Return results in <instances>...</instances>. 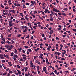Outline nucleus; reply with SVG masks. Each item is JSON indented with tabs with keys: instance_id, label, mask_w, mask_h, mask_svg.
<instances>
[{
	"instance_id": "f3484780",
	"label": "nucleus",
	"mask_w": 76,
	"mask_h": 76,
	"mask_svg": "<svg viewBox=\"0 0 76 76\" xmlns=\"http://www.w3.org/2000/svg\"><path fill=\"white\" fill-rule=\"evenodd\" d=\"M1 39L2 40V41H3L4 42H5V40L4 38H3L2 39Z\"/></svg>"
},
{
	"instance_id": "ddd939ff",
	"label": "nucleus",
	"mask_w": 76,
	"mask_h": 76,
	"mask_svg": "<svg viewBox=\"0 0 76 76\" xmlns=\"http://www.w3.org/2000/svg\"><path fill=\"white\" fill-rule=\"evenodd\" d=\"M0 58L1 59H4V57H3V55L0 57Z\"/></svg>"
},
{
	"instance_id": "dca6fc26",
	"label": "nucleus",
	"mask_w": 76,
	"mask_h": 76,
	"mask_svg": "<svg viewBox=\"0 0 76 76\" xmlns=\"http://www.w3.org/2000/svg\"><path fill=\"white\" fill-rule=\"evenodd\" d=\"M31 72L33 73H34V75H36V72H35L33 71H31Z\"/></svg>"
},
{
	"instance_id": "0eeeda50",
	"label": "nucleus",
	"mask_w": 76,
	"mask_h": 76,
	"mask_svg": "<svg viewBox=\"0 0 76 76\" xmlns=\"http://www.w3.org/2000/svg\"><path fill=\"white\" fill-rule=\"evenodd\" d=\"M14 57L15 58H18V56L17 55L15 54L14 56Z\"/></svg>"
},
{
	"instance_id": "5fc2aeb1",
	"label": "nucleus",
	"mask_w": 76,
	"mask_h": 76,
	"mask_svg": "<svg viewBox=\"0 0 76 76\" xmlns=\"http://www.w3.org/2000/svg\"><path fill=\"white\" fill-rule=\"evenodd\" d=\"M45 36V35H44V34H42V38H43V37H44Z\"/></svg>"
},
{
	"instance_id": "4d7b16f0",
	"label": "nucleus",
	"mask_w": 76,
	"mask_h": 76,
	"mask_svg": "<svg viewBox=\"0 0 76 76\" xmlns=\"http://www.w3.org/2000/svg\"><path fill=\"white\" fill-rule=\"evenodd\" d=\"M23 59H24L25 60H26V57H23Z\"/></svg>"
},
{
	"instance_id": "c756f323",
	"label": "nucleus",
	"mask_w": 76,
	"mask_h": 76,
	"mask_svg": "<svg viewBox=\"0 0 76 76\" xmlns=\"http://www.w3.org/2000/svg\"><path fill=\"white\" fill-rule=\"evenodd\" d=\"M21 36V34H18L17 35V37H20Z\"/></svg>"
},
{
	"instance_id": "2eb2a0df",
	"label": "nucleus",
	"mask_w": 76,
	"mask_h": 76,
	"mask_svg": "<svg viewBox=\"0 0 76 76\" xmlns=\"http://www.w3.org/2000/svg\"><path fill=\"white\" fill-rule=\"evenodd\" d=\"M12 21L11 20V21H9V24H12Z\"/></svg>"
},
{
	"instance_id": "6ab92c4d",
	"label": "nucleus",
	"mask_w": 76,
	"mask_h": 76,
	"mask_svg": "<svg viewBox=\"0 0 76 76\" xmlns=\"http://www.w3.org/2000/svg\"><path fill=\"white\" fill-rule=\"evenodd\" d=\"M31 16H32L33 18H35V15H33V14H31Z\"/></svg>"
},
{
	"instance_id": "a878e982",
	"label": "nucleus",
	"mask_w": 76,
	"mask_h": 76,
	"mask_svg": "<svg viewBox=\"0 0 76 76\" xmlns=\"http://www.w3.org/2000/svg\"><path fill=\"white\" fill-rule=\"evenodd\" d=\"M56 39L57 41H58V40H59V38H58V37H56Z\"/></svg>"
},
{
	"instance_id": "58836bf2",
	"label": "nucleus",
	"mask_w": 76,
	"mask_h": 76,
	"mask_svg": "<svg viewBox=\"0 0 76 76\" xmlns=\"http://www.w3.org/2000/svg\"><path fill=\"white\" fill-rule=\"evenodd\" d=\"M18 73L19 75H20V74H21V72H20V71H19L18 72Z\"/></svg>"
},
{
	"instance_id": "c03bdc74",
	"label": "nucleus",
	"mask_w": 76,
	"mask_h": 76,
	"mask_svg": "<svg viewBox=\"0 0 76 76\" xmlns=\"http://www.w3.org/2000/svg\"><path fill=\"white\" fill-rule=\"evenodd\" d=\"M61 61L65 60V59H64V58H61Z\"/></svg>"
},
{
	"instance_id": "393cba45",
	"label": "nucleus",
	"mask_w": 76,
	"mask_h": 76,
	"mask_svg": "<svg viewBox=\"0 0 76 76\" xmlns=\"http://www.w3.org/2000/svg\"><path fill=\"white\" fill-rule=\"evenodd\" d=\"M12 34H9L8 35V37H11V36H12Z\"/></svg>"
},
{
	"instance_id": "8fccbe9b",
	"label": "nucleus",
	"mask_w": 76,
	"mask_h": 76,
	"mask_svg": "<svg viewBox=\"0 0 76 76\" xmlns=\"http://www.w3.org/2000/svg\"><path fill=\"white\" fill-rule=\"evenodd\" d=\"M23 54H25V51L24 50H23Z\"/></svg>"
},
{
	"instance_id": "cd10ccee",
	"label": "nucleus",
	"mask_w": 76,
	"mask_h": 76,
	"mask_svg": "<svg viewBox=\"0 0 76 76\" xmlns=\"http://www.w3.org/2000/svg\"><path fill=\"white\" fill-rule=\"evenodd\" d=\"M1 61H2V63H4V62H5V60H1Z\"/></svg>"
},
{
	"instance_id": "72a5a7b5",
	"label": "nucleus",
	"mask_w": 76,
	"mask_h": 76,
	"mask_svg": "<svg viewBox=\"0 0 76 76\" xmlns=\"http://www.w3.org/2000/svg\"><path fill=\"white\" fill-rule=\"evenodd\" d=\"M34 33H35V31H32V32L31 33V34H33Z\"/></svg>"
},
{
	"instance_id": "3c124183",
	"label": "nucleus",
	"mask_w": 76,
	"mask_h": 76,
	"mask_svg": "<svg viewBox=\"0 0 76 76\" xmlns=\"http://www.w3.org/2000/svg\"><path fill=\"white\" fill-rule=\"evenodd\" d=\"M17 6H20V4H17Z\"/></svg>"
},
{
	"instance_id": "7c9ffc66",
	"label": "nucleus",
	"mask_w": 76,
	"mask_h": 76,
	"mask_svg": "<svg viewBox=\"0 0 76 76\" xmlns=\"http://www.w3.org/2000/svg\"><path fill=\"white\" fill-rule=\"evenodd\" d=\"M9 8V7H6L5 8V10H7V9H8V8Z\"/></svg>"
},
{
	"instance_id": "c85d7f7f",
	"label": "nucleus",
	"mask_w": 76,
	"mask_h": 76,
	"mask_svg": "<svg viewBox=\"0 0 76 76\" xmlns=\"http://www.w3.org/2000/svg\"><path fill=\"white\" fill-rule=\"evenodd\" d=\"M25 19H26V20H29V18L26 17V16H25Z\"/></svg>"
},
{
	"instance_id": "a18cd8bd",
	"label": "nucleus",
	"mask_w": 76,
	"mask_h": 76,
	"mask_svg": "<svg viewBox=\"0 0 76 76\" xmlns=\"http://www.w3.org/2000/svg\"><path fill=\"white\" fill-rule=\"evenodd\" d=\"M7 73H4V74H3V75H4V76H5V75H7Z\"/></svg>"
},
{
	"instance_id": "423d86ee",
	"label": "nucleus",
	"mask_w": 76,
	"mask_h": 76,
	"mask_svg": "<svg viewBox=\"0 0 76 76\" xmlns=\"http://www.w3.org/2000/svg\"><path fill=\"white\" fill-rule=\"evenodd\" d=\"M8 64H9L10 65V67H11L12 66V64H11V62H10L8 63Z\"/></svg>"
},
{
	"instance_id": "c9c22d12",
	"label": "nucleus",
	"mask_w": 76,
	"mask_h": 76,
	"mask_svg": "<svg viewBox=\"0 0 76 76\" xmlns=\"http://www.w3.org/2000/svg\"><path fill=\"white\" fill-rule=\"evenodd\" d=\"M49 19L50 21H53V18H50Z\"/></svg>"
},
{
	"instance_id": "bb28decb",
	"label": "nucleus",
	"mask_w": 76,
	"mask_h": 76,
	"mask_svg": "<svg viewBox=\"0 0 76 76\" xmlns=\"http://www.w3.org/2000/svg\"><path fill=\"white\" fill-rule=\"evenodd\" d=\"M72 31H74V32H76V29H73L72 30Z\"/></svg>"
},
{
	"instance_id": "473e14b6",
	"label": "nucleus",
	"mask_w": 76,
	"mask_h": 76,
	"mask_svg": "<svg viewBox=\"0 0 76 76\" xmlns=\"http://www.w3.org/2000/svg\"><path fill=\"white\" fill-rule=\"evenodd\" d=\"M13 25H12V24H9V26H10V27H11V26H12Z\"/></svg>"
},
{
	"instance_id": "9d476101",
	"label": "nucleus",
	"mask_w": 76,
	"mask_h": 76,
	"mask_svg": "<svg viewBox=\"0 0 76 76\" xmlns=\"http://www.w3.org/2000/svg\"><path fill=\"white\" fill-rule=\"evenodd\" d=\"M47 12H48V10L47 9H46L45 10V13H47Z\"/></svg>"
},
{
	"instance_id": "e433bc0d",
	"label": "nucleus",
	"mask_w": 76,
	"mask_h": 76,
	"mask_svg": "<svg viewBox=\"0 0 76 76\" xmlns=\"http://www.w3.org/2000/svg\"><path fill=\"white\" fill-rule=\"evenodd\" d=\"M7 48L8 50H10H10H12V48Z\"/></svg>"
},
{
	"instance_id": "ea45409f",
	"label": "nucleus",
	"mask_w": 76,
	"mask_h": 76,
	"mask_svg": "<svg viewBox=\"0 0 76 76\" xmlns=\"http://www.w3.org/2000/svg\"><path fill=\"white\" fill-rule=\"evenodd\" d=\"M15 22H15V23H18V22H19V21L17 20L15 21Z\"/></svg>"
},
{
	"instance_id": "a19ab883",
	"label": "nucleus",
	"mask_w": 76,
	"mask_h": 76,
	"mask_svg": "<svg viewBox=\"0 0 76 76\" xmlns=\"http://www.w3.org/2000/svg\"><path fill=\"white\" fill-rule=\"evenodd\" d=\"M55 54L57 55V54H58V52H55Z\"/></svg>"
},
{
	"instance_id": "b1692460",
	"label": "nucleus",
	"mask_w": 76,
	"mask_h": 76,
	"mask_svg": "<svg viewBox=\"0 0 76 76\" xmlns=\"http://www.w3.org/2000/svg\"><path fill=\"white\" fill-rule=\"evenodd\" d=\"M64 52H63L62 53H63L64 54H66V50H64Z\"/></svg>"
},
{
	"instance_id": "864d4df0",
	"label": "nucleus",
	"mask_w": 76,
	"mask_h": 76,
	"mask_svg": "<svg viewBox=\"0 0 76 76\" xmlns=\"http://www.w3.org/2000/svg\"><path fill=\"white\" fill-rule=\"evenodd\" d=\"M57 72V71L56 70H55L54 71V73H56V74Z\"/></svg>"
},
{
	"instance_id": "f03ea898",
	"label": "nucleus",
	"mask_w": 76,
	"mask_h": 76,
	"mask_svg": "<svg viewBox=\"0 0 76 76\" xmlns=\"http://www.w3.org/2000/svg\"><path fill=\"white\" fill-rule=\"evenodd\" d=\"M43 71L44 72H47V69H46V67H43Z\"/></svg>"
},
{
	"instance_id": "37998d69",
	"label": "nucleus",
	"mask_w": 76,
	"mask_h": 76,
	"mask_svg": "<svg viewBox=\"0 0 76 76\" xmlns=\"http://www.w3.org/2000/svg\"><path fill=\"white\" fill-rule=\"evenodd\" d=\"M47 50H48V51H50L51 49L50 48H47Z\"/></svg>"
},
{
	"instance_id": "2f4dec72",
	"label": "nucleus",
	"mask_w": 76,
	"mask_h": 76,
	"mask_svg": "<svg viewBox=\"0 0 76 76\" xmlns=\"http://www.w3.org/2000/svg\"><path fill=\"white\" fill-rule=\"evenodd\" d=\"M21 20H25V18H21Z\"/></svg>"
},
{
	"instance_id": "20e7f679",
	"label": "nucleus",
	"mask_w": 76,
	"mask_h": 76,
	"mask_svg": "<svg viewBox=\"0 0 76 76\" xmlns=\"http://www.w3.org/2000/svg\"><path fill=\"white\" fill-rule=\"evenodd\" d=\"M34 50L36 52H37L38 50H39V48H37V49H34Z\"/></svg>"
},
{
	"instance_id": "774afa93",
	"label": "nucleus",
	"mask_w": 76,
	"mask_h": 76,
	"mask_svg": "<svg viewBox=\"0 0 76 76\" xmlns=\"http://www.w3.org/2000/svg\"><path fill=\"white\" fill-rule=\"evenodd\" d=\"M6 14L7 16H9V13L7 12L6 13Z\"/></svg>"
},
{
	"instance_id": "4be33fe9",
	"label": "nucleus",
	"mask_w": 76,
	"mask_h": 76,
	"mask_svg": "<svg viewBox=\"0 0 76 76\" xmlns=\"http://www.w3.org/2000/svg\"><path fill=\"white\" fill-rule=\"evenodd\" d=\"M23 32H27V29H25V30L23 31Z\"/></svg>"
},
{
	"instance_id": "49530a36",
	"label": "nucleus",
	"mask_w": 76,
	"mask_h": 76,
	"mask_svg": "<svg viewBox=\"0 0 76 76\" xmlns=\"http://www.w3.org/2000/svg\"><path fill=\"white\" fill-rule=\"evenodd\" d=\"M30 64H31V65H33V63H32V61H31Z\"/></svg>"
},
{
	"instance_id": "9b49d317",
	"label": "nucleus",
	"mask_w": 76,
	"mask_h": 76,
	"mask_svg": "<svg viewBox=\"0 0 76 76\" xmlns=\"http://www.w3.org/2000/svg\"><path fill=\"white\" fill-rule=\"evenodd\" d=\"M15 52H14V53L15 54H17L18 53V50H16V49L15 50Z\"/></svg>"
},
{
	"instance_id": "4468645a",
	"label": "nucleus",
	"mask_w": 76,
	"mask_h": 76,
	"mask_svg": "<svg viewBox=\"0 0 76 76\" xmlns=\"http://www.w3.org/2000/svg\"><path fill=\"white\" fill-rule=\"evenodd\" d=\"M76 70V68H73L71 70V71L72 72H73V71H74V70Z\"/></svg>"
},
{
	"instance_id": "5701e85b",
	"label": "nucleus",
	"mask_w": 76,
	"mask_h": 76,
	"mask_svg": "<svg viewBox=\"0 0 76 76\" xmlns=\"http://www.w3.org/2000/svg\"><path fill=\"white\" fill-rule=\"evenodd\" d=\"M62 15L65 16H66V14L62 13Z\"/></svg>"
},
{
	"instance_id": "f704fd0d",
	"label": "nucleus",
	"mask_w": 76,
	"mask_h": 76,
	"mask_svg": "<svg viewBox=\"0 0 76 76\" xmlns=\"http://www.w3.org/2000/svg\"><path fill=\"white\" fill-rule=\"evenodd\" d=\"M66 32H68V33H69L70 34H71V33H70V31H66Z\"/></svg>"
},
{
	"instance_id": "603ef678",
	"label": "nucleus",
	"mask_w": 76,
	"mask_h": 76,
	"mask_svg": "<svg viewBox=\"0 0 76 76\" xmlns=\"http://www.w3.org/2000/svg\"><path fill=\"white\" fill-rule=\"evenodd\" d=\"M24 28H25V29H28V27L27 26H25L24 27Z\"/></svg>"
},
{
	"instance_id": "6e6552de",
	"label": "nucleus",
	"mask_w": 76,
	"mask_h": 76,
	"mask_svg": "<svg viewBox=\"0 0 76 76\" xmlns=\"http://www.w3.org/2000/svg\"><path fill=\"white\" fill-rule=\"evenodd\" d=\"M11 11L12 12V13H14L15 14V13H16V12L15 11H14V10H11Z\"/></svg>"
},
{
	"instance_id": "de8ad7c7",
	"label": "nucleus",
	"mask_w": 76,
	"mask_h": 76,
	"mask_svg": "<svg viewBox=\"0 0 76 76\" xmlns=\"http://www.w3.org/2000/svg\"><path fill=\"white\" fill-rule=\"evenodd\" d=\"M14 28L15 29H18V28L16 27H14Z\"/></svg>"
},
{
	"instance_id": "39448f33",
	"label": "nucleus",
	"mask_w": 76,
	"mask_h": 76,
	"mask_svg": "<svg viewBox=\"0 0 76 76\" xmlns=\"http://www.w3.org/2000/svg\"><path fill=\"white\" fill-rule=\"evenodd\" d=\"M57 9H56L55 8H53V12H57Z\"/></svg>"
},
{
	"instance_id": "e2e57ef3",
	"label": "nucleus",
	"mask_w": 76,
	"mask_h": 76,
	"mask_svg": "<svg viewBox=\"0 0 76 76\" xmlns=\"http://www.w3.org/2000/svg\"><path fill=\"white\" fill-rule=\"evenodd\" d=\"M48 59L46 60V63H48Z\"/></svg>"
},
{
	"instance_id": "052dcab7",
	"label": "nucleus",
	"mask_w": 76,
	"mask_h": 76,
	"mask_svg": "<svg viewBox=\"0 0 76 76\" xmlns=\"http://www.w3.org/2000/svg\"><path fill=\"white\" fill-rule=\"evenodd\" d=\"M33 28H34V29H37L36 28V27L35 26H34Z\"/></svg>"
},
{
	"instance_id": "4c0bfd02",
	"label": "nucleus",
	"mask_w": 76,
	"mask_h": 76,
	"mask_svg": "<svg viewBox=\"0 0 76 76\" xmlns=\"http://www.w3.org/2000/svg\"><path fill=\"white\" fill-rule=\"evenodd\" d=\"M50 32H52V33H53L54 32V31L53 30H51L50 31Z\"/></svg>"
},
{
	"instance_id": "f257e3e1",
	"label": "nucleus",
	"mask_w": 76,
	"mask_h": 76,
	"mask_svg": "<svg viewBox=\"0 0 76 76\" xmlns=\"http://www.w3.org/2000/svg\"><path fill=\"white\" fill-rule=\"evenodd\" d=\"M31 4L30 6V7H31L32 6H33L34 4V1H31Z\"/></svg>"
},
{
	"instance_id": "bf43d9fd",
	"label": "nucleus",
	"mask_w": 76,
	"mask_h": 76,
	"mask_svg": "<svg viewBox=\"0 0 76 76\" xmlns=\"http://www.w3.org/2000/svg\"><path fill=\"white\" fill-rule=\"evenodd\" d=\"M23 8H26V6H25V5H23Z\"/></svg>"
},
{
	"instance_id": "13d9d810",
	"label": "nucleus",
	"mask_w": 76,
	"mask_h": 76,
	"mask_svg": "<svg viewBox=\"0 0 76 76\" xmlns=\"http://www.w3.org/2000/svg\"><path fill=\"white\" fill-rule=\"evenodd\" d=\"M62 57H64V53H62Z\"/></svg>"
},
{
	"instance_id": "412c9836",
	"label": "nucleus",
	"mask_w": 76,
	"mask_h": 76,
	"mask_svg": "<svg viewBox=\"0 0 76 76\" xmlns=\"http://www.w3.org/2000/svg\"><path fill=\"white\" fill-rule=\"evenodd\" d=\"M13 59H14V60H15V63H16L17 62L16 61V58H15V57H14L13 58Z\"/></svg>"
},
{
	"instance_id": "f8f14e48",
	"label": "nucleus",
	"mask_w": 76,
	"mask_h": 76,
	"mask_svg": "<svg viewBox=\"0 0 76 76\" xmlns=\"http://www.w3.org/2000/svg\"><path fill=\"white\" fill-rule=\"evenodd\" d=\"M14 55V53H13V52H12V53H11V56H13Z\"/></svg>"
},
{
	"instance_id": "6e6d98bb",
	"label": "nucleus",
	"mask_w": 76,
	"mask_h": 76,
	"mask_svg": "<svg viewBox=\"0 0 76 76\" xmlns=\"http://www.w3.org/2000/svg\"><path fill=\"white\" fill-rule=\"evenodd\" d=\"M25 48H28V46H24Z\"/></svg>"
},
{
	"instance_id": "7ed1b4c3",
	"label": "nucleus",
	"mask_w": 76,
	"mask_h": 76,
	"mask_svg": "<svg viewBox=\"0 0 76 76\" xmlns=\"http://www.w3.org/2000/svg\"><path fill=\"white\" fill-rule=\"evenodd\" d=\"M5 48H11V47L10 46V45H5Z\"/></svg>"
},
{
	"instance_id": "69168bd1",
	"label": "nucleus",
	"mask_w": 76,
	"mask_h": 76,
	"mask_svg": "<svg viewBox=\"0 0 76 76\" xmlns=\"http://www.w3.org/2000/svg\"><path fill=\"white\" fill-rule=\"evenodd\" d=\"M26 5H29V4L28 3H26Z\"/></svg>"
},
{
	"instance_id": "aec40b11",
	"label": "nucleus",
	"mask_w": 76,
	"mask_h": 76,
	"mask_svg": "<svg viewBox=\"0 0 76 76\" xmlns=\"http://www.w3.org/2000/svg\"><path fill=\"white\" fill-rule=\"evenodd\" d=\"M28 51L30 53H31V52H32V50H31V49H28Z\"/></svg>"
},
{
	"instance_id": "a211bd4d",
	"label": "nucleus",
	"mask_w": 76,
	"mask_h": 76,
	"mask_svg": "<svg viewBox=\"0 0 76 76\" xmlns=\"http://www.w3.org/2000/svg\"><path fill=\"white\" fill-rule=\"evenodd\" d=\"M9 73H13V71H10V70L9 71Z\"/></svg>"
},
{
	"instance_id": "680f3d73",
	"label": "nucleus",
	"mask_w": 76,
	"mask_h": 76,
	"mask_svg": "<svg viewBox=\"0 0 76 76\" xmlns=\"http://www.w3.org/2000/svg\"><path fill=\"white\" fill-rule=\"evenodd\" d=\"M14 5H15V6L16 7V6H17V4H16L15 3H14Z\"/></svg>"
},
{
	"instance_id": "0e129e2a",
	"label": "nucleus",
	"mask_w": 76,
	"mask_h": 76,
	"mask_svg": "<svg viewBox=\"0 0 76 76\" xmlns=\"http://www.w3.org/2000/svg\"><path fill=\"white\" fill-rule=\"evenodd\" d=\"M20 61H23V58H20Z\"/></svg>"
},
{
	"instance_id": "09e8293b",
	"label": "nucleus",
	"mask_w": 76,
	"mask_h": 76,
	"mask_svg": "<svg viewBox=\"0 0 76 76\" xmlns=\"http://www.w3.org/2000/svg\"><path fill=\"white\" fill-rule=\"evenodd\" d=\"M7 39H8V40H10V41H11V40H12V39L8 38H7Z\"/></svg>"
},
{
	"instance_id": "338daca9",
	"label": "nucleus",
	"mask_w": 76,
	"mask_h": 76,
	"mask_svg": "<svg viewBox=\"0 0 76 76\" xmlns=\"http://www.w3.org/2000/svg\"><path fill=\"white\" fill-rule=\"evenodd\" d=\"M45 45L46 46H48V44L46 43Z\"/></svg>"
},
{
	"instance_id": "79ce46f5",
	"label": "nucleus",
	"mask_w": 76,
	"mask_h": 76,
	"mask_svg": "<svg viewBox=\"0 0 76 76\" xmlns=\"http://www.w3.org/2000/svg\"><path fill=\"white\" fill-rule=\"evenodd\" d=\"M26 38H29V35H28L26 37Z\"/></svg>"
},
{
	"instance_id": "1a4fd4ad",
	"label": "nucleus",
	"mask_w": 76,
	"mask_h": 76,
	"mask_svg": "<svg viewBox=\"0 0 76 76\" xmlns=\"http://www.w3.org/2000/svg\"><path fill=\"white\" fill-rule=\"evenodd\" d=\"M39 57L41 58V60H43V59H44V58L42 57V56H40Z\"/></svg>"
}]
</instances>
